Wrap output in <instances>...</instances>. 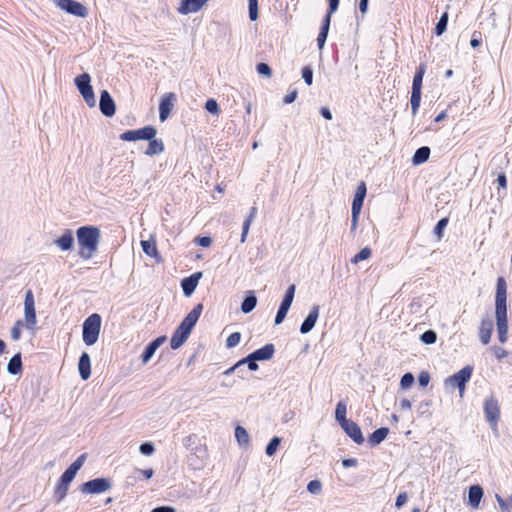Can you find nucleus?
Returning a JSON list of instances; mask_svg holds the SVG:
<instances>
[{
	"label": "nucleus",
	"instance_id": "nucleus-62",
	"mask_svg": "<svg viewBox=\"0 0 512 512\" xmlns=\"http://www.w3.org/2000/svg\"><path fill=\"white\" fill-rule=\"evenodd\" d=\"M357 464H358V462L355 458H348V459L342 460V465L345 468L355 467V466H357Z\"/></svg>",
	"mask_w": 512,
	"mask_h": 512
},
{
	"label": "nucleus",
	"instance_id": "nucleus-11",
	"mask_svg": "<svg viewBox=\"0 0 512 512\" xmlns=\"http://www.w3.org/2000/svg\"><path fill=\"white\" fill-rule=\"evenodd\" d=\"M209 0H180L177 12L181 15L197 13L207 5Z\"/></svg>",
	"mask_w": 512,
	"mask_h": 512
},
{
	"label": "nucleus",
	"instance_id": "nucleus-42",
	"mask_svg": "<svg viewBox=\"0 0 512 512\" xmlns=\"http://www.w3.org/2000/svg\"><path fill=\"white\" fill-rule=\"evenodd\" d=\"M25 326V323L22 321V320H18L15 322V324L13 325L11 331H10V335H11V338L12 340L14 341H18L21 337V328Z\"/></svg>",
	"mask_w": 512,
	"mask_h": 512
},
{
	"label": "nucleus",
	"instance_id": "nucleus-52",
	"mask_svg": "<svg viewBox=\"0 0 512 512\" xmlns=\"http://www.w3.org/2000/svg\"><path fill=\"white\" fill-rule=\"evenodd\" d=\"M257 72L262 75V76H265V77H271L272 75V70L271 68L269 67L268 64L266 63H260L257 65Z\"/></svg>",
	"mask_w": 512,
	"mask_h": 512
},
{
	"label": "nucleus",
	"instance_id": "nucleus-17",
	"mask_svg": "<svg viewBox=\"0 0 512 512\" xmlns=\"http://www.w3.org/2000/svg\"><path fill=\"white\" fill-rule=\"evenodd\" d=\"M342 429L345 433L353 439V441L357 444H362L364 442V437L362 435L360 427L353 421H348L343 424Z\"/></svg>",
	"mask_w": 512,
	"mask_h": 512
},
{
	"label": "nucleus",
	"instance_id": "nucleus-41",
	"mask_svg": "<svg viewBox=\"0 0 512 512\" xmlns=\"http://www.w3.org/2000/svg\"><path fill=\"white\" fill-rule=\"evenodd\" d=\"M372 252L368 247L362 248L353 258L352 263L357 264L360 261L367 260L370 258Z\"/></svg>",
	"mask_w": 512,
	"mask_h": 512
},
{
	"label": "nucleus",
	"instance_id": "nucleus-33",
	"mask_svg": "<svg viewBox=\"0 0 512 512\" xmlns=\"http://www.w3.org/2000/svg\"><path fill=\"white\" fill-rule=\"evenodd\" d=\"M296 286L294 284H291L284 295V298L280 304V307L290 309V306L293 302L294 295H295Z\"/></svg>",
	"mask_w": 512,
	"mask_h": 512
},
{
	"label": "nucleus",
	"instance_id": "nucleus-22",
	"mask_svg": "<svg viewBox=\"0 0 512 512\" xmlns=\"http://www.w3.org/2000/svg\"><path fill=\"white\" fill-rule=\"evenodd\" d=\"M483 495H484V492H483V489L481 486L472 485L469 488V492H468V499H469L470 506L473 507L474 509H477L480 505Z\"/></svg>",
	"mask_w": 512,
	"mask_h": 512
},
{
	"label": "nucleus",
	"instance_id": "nucleus-45",
	"mask_svg": "<svg viewBox=\"0 0 512 512\" xmlns=\"http://www.w3.org/2000/svg\"><path fill=\"white\" fill-rule=\"evenodd\" d=\"M241 340V334L239 332H234L229 335V337L226 340V346L227 348H233L239 344Z\"/></svg>",
	"mask_w": 512,
	"mask_h": 512
},
{
	"label": "nucleus",
	"instance_id": "nucleus-20",
	"mask_svg": "<svg viewBox=\"0 0 512 512\" xmlns=\"http://www.w3.org/2000/svg\"><path fill=\"white\" fill-rule=\"evenodd\" d=\"M493 331V322L489 318H484L481 321L480 329H479V338L480 341L486 345L489 343L491 339Z\"/></svg>",
	"mask_w": 512,
	"mask_h": 512
},
{
	"label": "nucleus",
	"instance_id": "nucleus-4",
	"mask_svg": "<svg viewBox=\"0 0 512 512\" xmlns=\"http://www.w3.org/2000/svg\"><path fill=\"white\" fill-rule=\"evenodd\" d=\"M74 83L86 104L91 108L95 107L96 97L91 86L90 75L88 73H83L74 79Z\"/></svg>",
	"mask_w": 512,
	"mask_h": 512
},
{
	"label": "nucleus",
	"instance_id": "nucleus-21",
	"mask_svg": "<svg viewBox=\"0 0 512 512\" xmlns=\"http://www.w3.org/2000/svg\"><path fill=\"white\" fill-rule=\"evenodd\" d=\"M78 369L83 380H87L91 375V362L88 353L83 352L79 358Z\"/></svg>",
	"mask_w": 512,
	"mask_h": 512
},
{
	"label": "nucleus",
	"instance_id": "nucleus-61",
	"mask_svg": "<svg viewBox=\"0 0 512 512\" xmlns=\"http://www.w3.org/2000/svg\"><path fill=\"white\" fill-rule=\"evenodd\" d=\"M497 183L500 188L506 189L507 187V179L504 173H500L497 177Z\"/></svg>",
	"mask_w": 512,
	"mask_h": 512
},
{
	"label": "nucleus",
	"instance_id": "nucleus-46",
	"mask_svg": "<svg viewBox=\"0 0 512 512\" xmlns=\"http://www.w3.org/2000/svg\"><path fill=\"white\" fill-rule=\"evenodd\" d=\"M421 341L425 344H433L436 342V333L432 330H428L421 335Z\"/></svg>",
	"mask_w": 512,
	"mask_h": 512
},
{
	"label": "nucleus",
	"instance_id": "nucleus-58",
	"mask_svg": "<svg viewBox=\"0 0 512 512\" xmlns=\"http://www.w3.org/2000/svg\"><path fill=\"white\" fill-rule=\"evenodd\" d=\"M447 223H448L447 218H443L437 223L436 228H435V233L438 235V238L442 237V231L447 226Z\"/></svg>",
	"mask_w": 512,
	"mask_h": 512
},
{
	"label": "nucleus",
	"instance_id": "nucleus-44",
	"mask_svg": "<svg viewBox=\"0 0 512 512\" xmlns=\"http://www.w3.org/2000/svg\"><path fill=\"white\" fill-rule=\"evenodd\" d=\"M447 22H448V14L447 13H444L441 18L439 19L437 25H436V34L437 35H442L445 30H446V27H447Z\"/></svg>",
	"mask_w": 512,
	"mask_h": 512
},
{
	"label": "nucleus",
	"instance_id": "nucleus-40",
	"mask_svg": "<svg viewBox=\"0 0 512 512\" xmlns=\"http://www.w3.org/2000/svg\"><path fill=\"white\" fill-rule=\"evenodd\" d=\"M281 443V438L280 437H273L271 439V441L268 443V445L266 446V449H265V452L268 456H272L275 454V452L277 451L279 445Z\"/></svg>",
	"mask_w": 512,
	"mask_h": 512
},
{
	"label": "nucleus",
	"instance_id": "nucleus-32",
	"mask_svg": "<svg viewBox=\"0 0 512 512\" xmlns=\"http://www.w3.org/2000/svg\"><path fill=\"white\" fill-rule=\"evenodd\" d=\"M235 438L240 446H247L250 442V436L247 430L242 426H236Z\"/></svg>",
	"mask_w": 512,
	"mask_h": 512
},
{
	"label": "nucleus",
	"instance_id": "nucleus-49",
	"mask_svg": "<svg viewBox=\"0 0 512 512\" xmlns=\"http://www.w3.org/2000/svg\"><path fill=\"white\" fill-rule=\"evenodd\" d=\"M139 450L143 455L150 456L154 453L155 447L152 442H144L140 445Z\"/></svg>",
	"mask_w": 512,
	"mask_h": 512
},
{
	"label": "nucleus",
	"instance_id": "nucleus-51",
	"mask_svg": "<svg viewBox=\"0 0 512 512\" xmlns=\"http://www.w3.org/2000/svg\"><path fill=\"white\" fill-rule=\"evenodd\" d=\"M76 474V472H74L72 469L68 467L66 471L62 474L60 481L70 484L75 478Z\"/></svg>",
	"mask_w": 512,
	"mask_h": 512
},
{
	"label": "nucleus",
	"instance_id": "nucleus-16",
	"mask_svg": "<svg viewBox=\"0 0 512 512\" xmlns=\"http://www.w3.org/2000/svg\"><path fill=\"white\" fill-rule=\"evenodd\" d=\"M201 277L202 272H196L181 281V287L185 296L189 297L193 294Z\"/></svg>",
	"mask_w": 512,
	"mask_h": 512
},
{
	"label": "nucleus",
	"instance_id": "nucleus-24",
	"mask_svg": "<svg viewBox=\"0 0 512 512\" xmlns=\"http://www.w3.org/2000/svg\"><path fill=\"white\" fill-rule=\"evenodd\" d=\"M275 352L273 344H266L264 347L257 349L252 353L254 360L265 361L273 357Z\"/></svg>",
	"mask_w": 512,
	"mask_h": 512
},
{
	"label": "nucleus",
	"instance_id": "nucleus-5",
	"mask_svg": "<svg viewBox=\"0 0 512 512\" xmlns=\"http://www.w3.org/2000/svg\"><path fill=\"white\" fill-rule=\"evenodd\" d=\"M25 327L34 331L37 324V316H36V308H35V299L31 290H28L25 294L24 300V320Z\"/></svg>",
	"mask_w": 512,
	"mask_h": 512
},
{
	"label": "nucleus",
	"instance_id": "nucleus-57",
	"mask_svg": "<svg viewBox=\"0 0 512 512\" xmlns=\"http://www.w3.org/2000/svg\"><path fill=\"white\" fill-rule=\"evenodd\" d=\"M420 386L426 387L430 381V375L427 371H422L418 376Z\"/></svg>",
	"mask_w": 512,
	"mask_h": 512
},
{
	"label": "nucleus",
	"instance_id": "nucleus-63",
	"mask_svg": "<svg viewBox=\"0 0 512 512\" xmlns=\"http://www.w3.org/2000/svg\"><path fill=\"white\" fill-rule=\"evenodd\" d=\"M339 5V0H329V11L327 15L331 17V15L337 10Z\"/></svg>",
	"mask_w": 512,
	"mask_h": 512
},
{
	"label": "nucleus",
	"instance_id": "nucleus-37",
	"mask_svg": "<svg viewBox=\"0 0 512 512\" xmlns=\"http://www.w3.org/2000/svg\"><path fill=\"white\" fill-rule=\"evenodd\" d=\"M187 339L188 338L186 336L180 334V332L175 330V332L173 333L171 340H170V346L172 349H178L184 344V342Z\"/></svg>",
	"mask_w": 512,
	"mask_h": 512
},
{
	"label": "nucleus",
	"instance_id": "nucleus-27",
	"mask_svg": "<svg viewBox=\"0 0 512 512\" xmlns=\"http://www.w3.org/2000/svg\"><path fill=\"white\" fill-rule=\"evenodd\" d=\"M141 247L146 255L153 258H159L158 250L156 247V241L153 238L149 240H142Z\"/></svg>",
	"mask_w": 512,
	"mask_h": 512
},
{
	"label": "nucleus",
	"instance_id": "nucleus-6",
	"mask_svg": "<svg viewBox=\"0 0 512 512\" xmlns=\"http://www.w3.org/2000/svg\"><path fill=\"white\" fill-rule=\"evenodd\" d=\"M472 372L473 368L471 366H465L454 375L448 377L445 380V385L457 387L459 389V395L462 398L465 391V385L470 380Z\"/></svg>",
	"mask_w": 512,
	"mask_h": 512
},
{
	"label": "nucleus",
	"instance_id": "nucleus-48",
	"mask_svg": "<svg viewBox=\"0 0 512 512\" xmlns=\"http://www.w3.org/2000/svg\"><path fill=\"white\" fill-rule=\"evenodd\" d=\"M414 383V376L412 373H406L402 376L400 386L402 389H408Z\"/></svg>",
	"mask_w": 512,
	"mask_h": 512
},
{
	"label": "nucleus",
	"instance_id": "nucleus-26",
	"mask_svg": "<svg viewBox=\"0 0 512 512\" xmlns=\"http://www.w3.org/2000/svg\"><path fill=\"white\" fill-rule=\"evenodd\" d=\"M7 371L12 375H17L21 373L22 371V360H21V354L17 353L15 354L7 365Z\"/></svg>",
	"mask_w": 512,
	"mask_h": 512
},
{
	"label": "nucleus",
	"instance_id": "nucleus-25",
	"mask_svg": "<svg viewBox=\"0 0 512 512\" xmlns=\"http://www.w3.org/2000/svg\"><path fill=\"white\" fill-rule=\"evenodd\" d=\"M148 148L145 151V155L147 156H154L161 154L164 151V143L161 139L151 138V140H148Z\"/></svg>",
	"mask_w": 512,
	"mask_h": 512
},
{
	"label": "nucleus",
	"instance_id": "nucleus-31",
	"mask_svg": "<svg viewBox=\"0 0 512 512\" xmlns=\"http://www.w3.org/2000/svg\"><path fill=\"white\" fill-rule=\"evenodd\" d=\"M389 429L382 427L377 430H375L369 437V442L372 445H378L380 444L388 435Z\"/></svg>",
	"mask_w": 512,
	"mask_h": 512
},
{
	"label": "nucleus",
	"instance_id": "nucleus-19",
	"mask_svg": "<svg viewBox=\"0 0 512 512\" xmlns=\"http://www.w3.org/2000/svg\"><path fill=\"white\" fill-rule=\"evenodd\" d=\"M166 341L165 336H160L150 342L141 355L142 363L147 364L155 354L156 350Z\"/></svg>",
	"mask_w": 512,
	"mask_h": 512
},
{
	"label": "nucleus",
	"instance_id": "nucleus-13",
	"mask_svg": "<svg viewBox=\"0 0 512 512\" xmlns=\"http://www.w3.org/2000/svg\"><path fill=\"white\" fill-rule=\"evenodd\" d=\"M99 108L106 117H112L116 112L115 102L107 90L101 91Z\"/></svg>",
	"mask_w": 512,
	"mask_h": 512
},
{
	"label": "nucleus",
	"instance_id": "nucleus-59",
	"mask_svg": "<svg viewBox=\"0 0 512 512\" xmlns=\"http://www.w3.org/2000/svg\"><path fill=\"white\" fill-rule=\"evenodd\" d=\"M408 500V495L406 492H402L400 493L397 498H396V502H395V506L397 508H401L402 506H404L406 504Z\"/></svg>",
	"mask_w": 512,
	"mask_h": 512
},
{
	"label": "nucleus",
	"instance_id": "nucleus-1",
	"mask_svg": "<svg viewBox=\"0 0 512 512\" xmlns=\"http://www.w3.org/2000/svg\"><path fill=\"white\" fill-rule=\"evenodd\" d=\"M495 318L498 332V338L501 343L507 341L508 321H507V285L503 277L497 279L495 295Z\"/></svg>",
	"mask_w": 512,
	"mask_h": 512
},
{
	"label": "nucleus",
	"instance_id": "nucleus-43",
	"mask_svg": "<svg viewBox=\"0 0 512 512\" xmlns=\"http://www.w3.org/2000/svg\"><path fill=\"white\" fill-rule=\"evenodd\" d=\"M307 490L313 495H319L322 492V484L319 480H312L308 483Z\"/></svg>",
	"mask_w": 512,
	"mask_h": 512
},
{
	"label": "nucleus",
	"instance_id": "nucleus-64",
	"mask_svg": "<svg viewBox=\"0 0 512 512\" xmlns=\"http://www.w3.org/2000/svg\"><path fill=\"white\" fill-rule=\"evenodd\" d=\"M151 512H176V509L171 506H159L152 509Z\"/></svg>",
	"mask_w": 512,
	"mask_h": 512
},
{
	"label": "nucleus",
	"instance_id": "nucleus-2",
	"mask_svg": "<svg viewBox=\"0 0 512 512\" xmlns=\"http://www.w3.org/2000/svg\"><path fill=\"white\" fill-rule=\"evenodd\" d=\"M78 256L83 260L91 259L98 250L101 239L100 229L96 226H82L76 231Z\"/></svg>",
	"mask_w": 512,
	"mask_h": 512
},
{
	"label": "nucleus",
	"instance_id": "nucleus-18",
	"mask_svg": "<svg viewBox=\"0 0 512 512\" xmlns=\"http://www.w3.org/2000/svg\"><path fill=\"white\" fill-rule=\"evenodd\" d=\"M75 239L72 230L67 229L64 233L58 237L54 244L62 251H68L73 248Z\"/></svg>",
	"mask_w": 512,
	"mask_h": 512
},
{
	"label": "nucleus",
	"instance_id": "nucleus-35",
	"mask_svg": "<svg viewBox=\"0 0 512 512\" xmlns=\"http://www.w3.org/2000/svg\"><path fill=\"white\" fill-rule=\"evenodd\" d=\"M347 408L346 404L342 401H340L336 406L335 411V418L339 422V424L342 426L345 424V422H348L349 420L346 418Z\"/></svg>",
	"mask_w": 512,
	"mask_h": 512
},
{
	"label": "nucleus",
	"instance_id": "nucleus-50",
	"mask_svg": "<svg viewBox=\"0 0 512 512\" xmlns=\"http://www.w3.org/2000/svg\"><path fill=\"white\" fill-rule=\"evenodd\" d=\"M85 460L86 454H82L69 466V468L77 473L85 463Z\"/></svg>",
	"mask_w": 512,
	"mask_h": 512
},
{
	"label": "nucleus",
	"instance_id": "nucleus-56",
	"mask_svg": "<svg viewBox=\"0 0 512 512\" xmlns=\"http://www.w3.org/2000/svg\"><path fill=\"white\" fill-rule=\"evenodd\" d=\"M492 351L498 360H502L508 355V352L502 347L495 346L492 348Z\"/></svg>",
	"mask_w": 512,
	"mask_h": 512
},
{
	"label": "nucleus",
	"instance_id": "nucleus-12",
	"mask_svg": "<svg viewBox=\"0 0 512 512\" xmlns=\"http://www.w3.org/2000/svg\"><path fill=\"white\" fill-rule=\"evenodd\" d=\"M176 102V95L173 92L166 93L161 98L159 104V118L162 122H164L170 115L174 107V103Z\"/></svg>",
	"mask_w": 512,
	"mask_h": 512
},
{
	"label": "nucleus",
	"instance_id": "nucleus-54",
	"mask_svg": "<svg viewBox=\"0 0 512 512\" xmlns=\"http://www.w3.org/2000/svg\"><path fill=\"white\" fill-rule=\"evenodd\" d=\"M288 311H289V309H287V308L279 307L277 314L275 316V324L276 325H279L284 321Z\"/></svg>",
	"mask_w": 512,
	"mask_h": 512
},
{
	"label": "nucleus",
	"instance_id": "nucleus-15",
	"mask_svg": "<svg viewBox=\"0 0 512 512\" xmlns=\"http://www.w3.org/2000/svg\"><path fill=\"white\" fill-rule=\"evenodd\" d=\"M320 307L318 305H314L303 323L300 326V332L302 334L309 333L315 326L317 319L319 317Z\"/></svg>",
	"mask_w": 512,
	"mask_h": 512
},
{
	"label": "nucleus",
	"instance_id": "nucleus-60",
	"mask_svg": "<svg viewBox=\"0 0 512 512\" xmlns=\"http://www.w3.org/2000/svg\"><path fill=\"white\" fill-rule=\"evenodd\" d=\"M196 242L201 247H209L212 243V240L210 237H198L196 238Z\"/></svg>",
	"mask_w": 512,
	"mask_h": 512
},
{
	"label": "nucleus",
	"instance_id": "nucleus-8",
	"mask_svg": "<svg viewBox=\"0 0 512 512\" xmlns=\"http://www.w3.org/2000/svg\"><path fill=\"white\" fill-rule=\"evenodd\" d=\"M56 5L61 10L81 18L88 16V9L85 5L75 0H56Z\"/></svg>",
	"mask_w": 512,
	"mask_h": 512
},
{
	"label": "nucleus",
	"instance_id": "nucleus-30",
	"mask_svg": "<svg viewBox=\"0 0 512 512\" xmlns=\"http://www.w3.org/2000/svg\"><path fill=\"white\" fill-rule=\"evenodd\" d=\"M247 363L248 368L251 371H256L258 369L257 360H254L252 353L249 354L246 358H243L242 360L238 361L232 368H230L226 373H230L234 370H236L241 365Z\"/></svg>",
	"mask_w": 512,
	"mask_h": 512
},
{
	"label": "nucleus",
	"instance_id": "nucleus-7",
	"mask_svg": "<svg viewBox=\"0 0 512 512\" xmlns=\"http://www.w3.org/2000/svg\"><path fill=\"white\" fill-rule=\"evenodd\" d=\"M157 134L153 126H145L136 130H127L120 135L123 141L151 140Z\"/></svg>",
	"mask_w": 512,
	"mask_h": 512
},
{
	"label": "nucleus",
	"instance_id": "nucleus-28",
	"mask_svg": "<svg viewBox=\"0 0 512 512\" xmlns=\"http://www.w3.org/2000/svg\"><path fill=\"white\" fill-rule=\"evenodd\" d=\"M330 16L329 15H326L325 17V20H324V23H323V26L321 28V31L320 33L318 34V37H317V44H318V47L319 49H322L325 45V42H326V39H327V35H328V31H329V27H330Z\"/></svg>",
	"mask_w": 512,
	"mask_h": 512
},
{
	"label": "nucleus",
	"instance_id": "nucleus-9",
	"mask_svg": "<svg viewBox=\"0 0 512 512\" xmlns=\"http://www.w3.org/2000/svg\"><path fill=\"white\" fill-rule=\"evenodd\" d=\"M112 484L108 478H96L85 482L81 486V491L86 494H100L108 491Z\"/></svg>",
	"mask_w": 512,
	"mask_h": 512
},
{
	"label": "nucleus",
	"instance_id": "nucleus-47",
	"mask_svg": "<svg viewBox=\"0 0 512 512\" xmlns=\"http://www.w3.org/2000/svg\"><path fill=\"white\" fill-rule=\"evenodd\" d=\"M205 108L208 112L214 115H218L220 113L219 105L214 99L207 100L205 103Z\"/></svg>",
	"mask_w": 512,
	"mask_h": 512
},
{
	"label": "nucleus",
	"instance_id": "nucleus-55",
	"mask_svg": "<svg viewBox=\"0 0 512 512\" xmlns=\"http://www.w3.org/2000/svg\"><path fill=\"white\" fill-rule=\"evenodd\" d=\"M361 211L352 209V219H351V233H354L358 227V219Z\"/></svg>",
	"mask_w": 512,
	"mask_h": 512
},
{
	"label": "nucleus",
	"instance_id": "nucleus-10",
	"mask_svg": "<svg viewBox=\"0 0 512 512\" xmlns=\"http://www.w3.org/2000/svg\"><path fill=\"white\" fill-rule=\"evenodd\" d=\"M484 413L487 421L493 430H497V423L500 416V408L495 397L491 396L484 402Z\"/></svg>",
	"mask_w": 512,
	"mask_h": 512
},
{
	"label": "nucleus",
	"instance_id": "nucleus-14",
	"mask_svg": "<svg viewBox=\"0 0 512 512\" xmlns=\"http://www.w3.org/2000/svg\"><path fill=\"white\" fill-rule=\"evenodd\" d=\"M203 310V305L197 304L180 323L182 327L191 333Z\"/></svg>",
	"mask_w": 512,
	"mask_h": 512
},
{
	"label": "nucleus",
	"instance_id": "nucleus-53",
	"mask_svg": "<svg viewBox=\"0 0 512 512\" xmlns=\"http://www.w3.org/2000/svg\"><path fill=\"white\" fill-rule=\"evenodd\" d=\"M302 77L307 85H311L313 81V71L309 66H306L302 70Z\"/></svg>",
	"mask_w": 512,
	"mask_h": 512
},
{
	"label": "nucleus",
	"instance_id": "nucleus-23",
	"mask_svg": "<svg viewBox=\"0 0 512 512\" xmlns=\"http://www.w3.org/2000/svg\"><path fill=\"white\" fill-rule=\"evenodd\" d=\"M366 193H367L366 184L364 182H361L358 185V187L356 189V193L353 198V202H352L353 210H359V211L362 210L364 199L366 197Z\"/></svg>",
	"mask_w": 512,
	"mask_h": 512
},
{
	"label": "nucleus",
	"instance_id": "nucleus-34",
	"mask_svg": "<svg viewBox=\"0 0 512 512\" xmlns=\"http://www.w3.org/2000/svg\"><path fill=\"white\" fill-rule=\"evenodd\" d=\"M257 305V298L251 293L247 296L241 304V310L243 313L248 314L255 309Z\"/></svg>",
	"mask_w": 512,
	"mask_h": 512
},
{
	"label": "nucleus",
	"instance_id": "nucleus-38",
	"mask_svg": "<svg viewBox=\"0 0 512 512\" xmlns=\"http://www.w3.org/2000/svg\"><path fill=\"white\" fill-rule=\"evenodd\" d=\"M421 102V91H412L411 93V110L412 115H416Z\"/></svg>",
	"mask_w": 512,
	"mask_h": 512
},
{
	"label": "nucleus",
	"instance_id": "nucleus-36",
	"mask_svg": "<svg viewBox=\"0 0 512 512\" xmlns=\"http://www.w3.org/2000/svg\"><path fill=\"white\" fill-rule=\"evenodd\" d=\"M424 73L425 66L420 65L418 71L415 73L413 78L412 91H421Z\"/></svg>",
	"mask_w": 512,
	"mask_h": 512
},
{
	"label": "nucleus",
	"instance_id": "nucleus-3",
	"mask_svg": "<svg viewBox=\"0 0 512 512\" xmlns=\"http://www.w3.org/2000/svg\"><path fill=\"white\" fill-rule=\"evenodd\" d=\"M101 329V317L94 313L90 315L83 323V341L91 346L98 340Z\"/></svg>",
	"mask_w": 512,
	"mask_h": 512
},
{
	"label": "nucleus",
	"instance_id": "nucleus-29",
	"mask_svg": "<svg viewBox=\"0 0 512 512\" xmlns=\"http://www.w3.org/2000/svg\"><path fill=\"white\" fill-rule=\"evenodd\" d=\"M430 156V149L429 147L423 146L416 150L413 156V163L415 165L422 164L428 160Z\"/></svg>",
	"mask_w": 512,
	"mask_h": 512
},
{
	"label": "nucleus",
	"instance_id": "nucleus-39",
	"mask_svg": "<svg viewBox=\"0 0 512 512\" xmlns=\"http://www.w3.org/2000/svg\"><path fill=\"white\" fill-rule=\"evenodd\" d=\"M68 487H69V484L64 483L62 481L59 482V484L57 485L56 490H55V497L58 502L62 501L66 497L67 492H68Z\"/></svg>",
	"mask_w": 512,
	"mask_h": 512
}]
</instances>
